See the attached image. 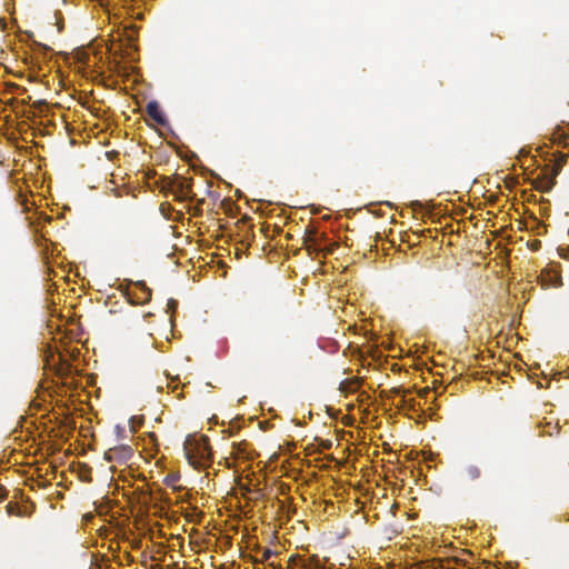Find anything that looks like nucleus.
Returning a JSON list of instances; mask_svg holds the SVG:
<instances>
[{
  "label": "nucleus",
  "instance_id": "nucleus-1",
  "mask_svg": "<svg viewBox=\"0 0 569 569\" xmlns=\"http://www.w3.org/2000/svg\"><path fill=\"white\" fill-rule=\"evenodd\" d=\"M184 453L189 463L194 468L203 467L210 462L212 453L208 437L201 436L199 439H188L184 443Z\"/></svg>",
  "mask_w": 569,
  "mask_h": 569
},
{
  "label": "nucleus",
  "instance_id": "nucleus-2",
  "mask_svg": "<svg viewBox=\"0 0 569 569\" xmlns=\"http://www.w3.org/2000/svg\"><path fill=\"white\" fill-rule=\"evenodd\" d=\"M192 180L178 174L162 179V189L174 194L177 200H187L192 197Z\"/></svg>",
  "mask_w": 569,
  "mask_h": 569
},
{
  "label": "nucleus",
  "instance_id": "nucleus-3",
  "mask_svg": "<svg viewBox=\"0 0 569 569\" xmlns=\"http://www.w3.org/2000/svg\"><path fill=\"white\" fill-rule=\"evenodd\" d=\"M557 169H548L547 167L533 180V187L541 191L548 192L556 184Z\"/></svg>",
  "mask_w": 569,
  "mask_h": 569
},
{
  "label": "nucleus",
  "instance_id": "nucleus-4",
  "mask_svg": "<svg viewBox=\"0 0 569 569\" xmlns=\"http://www.w3.org/2000/svg\"><path fill=\"white\" fill-rule=\"evenodd\" d=\"M133 455L132 448L130 446L121 445L118 447H113L108 449L104 452V459L108 461H127Z\"/></svg>",
  "mask_w": 569,
  "mask_h": 569
},
{
  "label": "nucleus",
  "instance_id": "nucleus-5",
  "mask_svg": "<svg viewBox=\"0 0 569 569\" xmlns=\"http://www.w3.org/2000/svg\"><path fill=\"white\" fill-rule=\"evenodd\" d=\"M540 280L542 287L557 288L562 286V278L560 271L552 268L542 270L540 274Z\"/></svg>",
  "mask_w": 569,
  "mask_h": 569
},
{
  "label": "nucleus",
  "instance_id": "nucleus-6",
  "mask_svg": "<svg viewBox=\"0 0 569 569\" xmlns=\"http://www.w3.org/2000/svg\"><path fill=\"white\" fill-rule=\"evenodd\" d=\"M316 236H317L316 228L308 227L306 229L305 238H303V244H305L307 251L309 252V254H312V253L318 252L320 250L319 247H318V242H317Z\"/></svg>",
  "mask_w": 569,
  "mask_h": 569
},
{
  "label": "nucleus",
  "instance_id": "nucleus-7",
  "mask_svg": "<svg viewBox=\"0 0 569 569\" xmlns=\"http://www.w3.org/2000/svg\"><path fill=\"white\" fill-rule=\"evenodd\" d=\"M147 113L150 118H152L158 124L164 126L167 123L166 117L160 110L159 103L157 101H150L147 104Z\"/></svg>",
  "mask_w": 569,
  "mask_h": 569
},
{
  "label": "nucleus",
  "instance_id": "nucleus-8",
  "mask_svg": "<svg viewBox=\"0 0 569 569\" xmlns=\"http://www.w3.org/2000/svg\"><path fill=\"white\" fill-rule=\"evenodd\" d=\"M463 475L466 477V479L470 480V481H475L477 479L480 478L481 476V470L478 466L476 465H468L465 470H463Z\"/></svg>",
  "mask_w": 569,
  "mask_h": 569
},
{
  "label": "nucleus",
  "instance_id": "nucleus-9",
  "mask_svg": "<svg viewBox=\"0 0 569 569\" xmlns=\"http://www.w3.org/2000/svg\"><path fill=\"white\" fill-rule=\"evenodd\" d=\"M567 161V154L558 152L556 154V160L552 166H547L548 169H557V176L559 174L560 170L562 169V166Z\"/></svg>",
  "mask_w": 569,
  "mask_h": 569
},
{
  "label": "nucleus",
  "instance_id": "nucleus-10",
  "mask_svg": "<svg viewBox=\"0 0 569 569\" xmlns=\"http://www.w3.org/2000/svg\"><path fill=\"white\" fill-rule=\"evenodd\" d=\"M142 423H143L142 416H133L129 420L130 429L132 432H136L137 428L140 427Z\"/></svg>",
  "mask_w": 569,
  "mask_h": 569
},
{
  "label": "nucleus",
  "instance_id": "nucleus-11",
  "mask_svg": "<svg viewBox=\"0 0 569 569\" xmlns=\"http://www.w3.org/2000/svg\"><path fill=\"white\" fill-rule=\"evenodd\" d=\"M137 34H138V27L131 24L130 27L126 28V37L130 43L137 39Z\"/></svg>",
  "mask_w": 569,
  "mask_h": 569
},
{
  "label": "nucleus",
  "instance_id": "nucleus-12",
  "mask_svg": "<svg viewBox=\"0 0 569 569\" xmlns=\"http://www.w3.org/2000/svg\"><path fill=\"white\" fill-rule=\"evenodd\" d=\"M138 287H140L142 290H143V300L144 301H149L150 298H151V291L149 288H147V286L144 284V282H138L137 283Z\"/></svg>",
  "mask_w": 569,
  "mask_h": 569
},
{
  "label": "nucleus",
  "instance_id": "nucleus-13",
  "mask_svg": "<svg viewBox=\"0 0 569 569\" xmlns=\"http://www.w3.org/2000/svg\"><path fill=\"white\" fill-rule=\"evenodd\" d=\"M273 555L274 552L271 549H264L262 552V561L269 560Z\"/></svg>",
  "mask_w": 569,
  "mask_h": 569
},
{
  "label": "nucleus",
  "instance_id": "nucleus-14",
  "mask_svg": "<svg viewBox=\"0 0 569 569\" xmlns=\"http://www.w3.org/2000/svg\"><path fill=\"white\" fill-rule=\"evenodd\" d=\"M178 478H179V477H178V476H176V475H169V476H167V477H166L164 482H166V485L171 486V485H173V483H174V481H177V480H178Z\"/></svg>",
  "mask_w": 569,
  "mask_h": 569
},
{
  "label": "nucleus",
  "instance_id": "nucleus-15",
  "mask_svg": "<svg viewBox=\"0 0 569 569\" xmlns=\"http://www.w3.org/2000/svg\"><path fill=\"white\" fill-rule=\"evenodd\" d=\"M530 248L531 250L533 251H538L540 248H541V242L539 240H535L531 244H530Z\"/></svg>",
  "mask_w": 569,
  "mask_h": 569
},
{
  "label": "nucleus",
  "instance_id": "nucleus-16",
  "mask_svg": "<svg viewBox=\"0 0 569 569\" xmlns=\"http://www.w3.org/2000/svg\"><path fill=\"white\" fill-rule=\"evenodd\" d=\"M6 496H7V492L3 488H0V501H2L3 499H6Z\"/></svg>",
  "mask_w": 569,
  "mask_h": 569
},
{
  "label": "nucleus",
  "instance_id": "nucleus-17",
  "mask_svg": "<svg viewBox=\"0 0 569 569\" xmlns=\"http://www.w3.org/2000/svg\"><path fill=\"white\" fill-rule=\"evenodd\" d=\"M184 517L188 521H193L192 515L187 513Z\"/></svg>",
  "mask_w": 569,
  "mask_h": 569
},
{
  "label": "nucleus",
  "instance_id": "nucleus-18",
  "mask_svg": "<svg viewBox=\"0 0 569 569\" xmlns=\"http://www.w3.org/2000/svg\"><path fill=\"white\" fill-rule=\"evenodd\" d=\"M560 257L566 258V259L569 258V256L562 253V251L560 252Z\"/></svg>",
  "mask_w": 569,
  "mask_h": 569
},
{
  "label": "nucleus",
  "instance_id": "nucleus-19",
  "mask_svg": "<svg viewBox=\"0 0 569 569\" xmlns=\"http://www.w3.org/2000/svg\"><path fill=\"white\" fill-rule=\"evenodd\" d=\"M83 468L86 469L87 472H90V468L87 467L86 465L83 466Z\"/></svg>",
  "mask_w": 569,
  "mask_h": 569
}]
</instances>
